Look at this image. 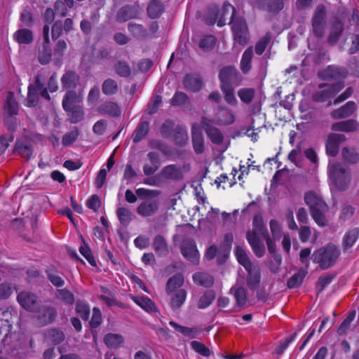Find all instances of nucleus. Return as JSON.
<instances>
[{"label": "nucleus", "instance_id": "nucleus-1", "mask_svg": "<svg viewBox=\"0 0 359 359\" xmlns=\"http://www.w3.org/2000/svg\"><path fill=\"white\" fill-rule=\"evenodd\" d=\"M210 13L214 15V17L207 19L208 24L213 25L217 22V26L221 27L226 25L228 19H230L236 43L245 45L248 42V31L245 21L243 17L236 16L235 8L231 4L224 3L219 11L217 8H211Z\"/></svg>", "mask_w": 359, "mask_h": 359}, {"label": "nucleus", "instance_id": "nucleus-2", "mask_svg": "<svg viewBox=\"0 0 359 359\" xmlns=\"http://www.w3.org/2000/svg\"><path fill=\"white\" fill-rule=\"evenodd\" d=\"M246 238L257 257H262L265 254L264 241L267 244L269 252H275V244L269 237L266 226L260 217H254L252 229L247 233Z\"/></svg>", "mask_w": 359, "mask_h": 359}, {"label": "nucleus", "instance_id": "nucleus-3", "mask_svg": "<svg viewBox=\"0 0 359 359\" xmlns=\"http://www.w3.org/2000/svg\"><path fill=\"white\" fill-rule=\"evenodd\" d=\"M183 176L184 172L181 166L170 164L163 167L159 174L144 179V183L149 186L159 187L168 180H180Z\"/></svg>", "mask_w": 359, "mask_h": 359}, {"label": "nucleus", "instance_id": "nucleus-4", "mask_svg": "<svg viewBox=\"0 0 359 359\" xmlns=\"http://www.w3.org/2000/svg\"><path fill=\"white\" fill-rule=\"evenodd\" d=\"M340 255V249L337 245L328 243L316 250L312 255V259L315 263L319 264L321 269H327L337 261Z\"/></svg>", "mask_w": 359, "mask_h": 359}, {"label": "nucleus", "instance_id": "nucleus-5", "mask_svg": "<svg viewBox=\"0 0 359 359\" xmlns=\"http://www.w3.org/2000/svg\"><path fill=\"white\" fill-rule=\"evenodd\" d=\"M304 201L309 206L311 214L320 226L326 225L327 220L324 215L327 210V206L320 197L313 192H308L305 194Z\"/></svg>", "mask_w": 359, "mask_h": 359}, {"label": "nucleus", "instance_id": "nucleus-6", "mask_svg": "<svg viewBox=\"0 0 359 359\" xmlns=\"http://www.w3.org/2000/svg\"><path fill=\"white\" fill-rule=\"evenodd\" d=\"M328 173L332 185L337 189L342 191L348 187L350 173L341 163L330 162Z\"/></svg>", "mask_w": 359, "mask_h": 359}, {"label": "nucleus", "instance_id": "nucleus-7", "mask_svg": "<svg viewBox=\"0 0 359 359\" xmlns=\"http://www.w3.org/2000/svg\"><path fill=\"white\" fill-rule=\"evenodd\" d=\"M344 87V84L341 82L332 85L320 84L318 90L313 95V99L318 102H327L335 96Z\"/></svg>", "mask_w": 359, "mask_h": 359}, {"label": "nucleus", "instance_id": "nucleus-8", "mask_svg": "<svg viewBox=\"0 0 359 359\" xmlns=\"http://www.w3.org/2000/svg\"><path fill=\"white\" fill-rule=\"evenodd\" d=\"M39 94L48 100L50 99L47 89L44 88L43 84L41 82L39 76L36 77L34 85L30 83L28 86L26 106L29 107H34L38 102Z\"/></svg>", "mask_w": 359, "mask_h": 359}, {"label": "nucleus", "instance_id": "nucleus-9", "mask_svg": "<svg viewBox=\"0 0 359 359\" xmlns=\"http://www.w3.org/2000/svg\"><path fill=\"white\" fill-rule=\"evenodd\" d=\"M327 11L324 5H318L311 20L312 32L318 38L323 36L325 29Z\"/></svg>", "mask_w": 359, "mask_h": 359}, {"label": "nucleus", "instance_id": "nucleus-10", "mask_svg": "<svg viewBox=\"0 0 359 359\" xmlns=\"http://www.w3.org/2000/svg\"><path fill=\"white\" fill-rule=\"evenodd\" d=\"M210 121L212 124L225 126L234 123L235 116L231 109L226 107H220Z\"/></svg>", "mask_w": 359, "mask_h": 359}, {"label": "nucleus", "instance_id": "nucleus-11", "mask_svg": "<svg viewBox=\"0 0 359 359\" xmlns=\"http://www.w3.org/2000/svg\"><path fill=\"white\" fill-rule=\"evenodd\" d=\"M212 124L210 121L207 118L203 117L201 118V126L208 137L213 144H220L223 142V134L218 128L212 126Z\"/></svg>", "mask_w": 359, "mask_h": 359}, {"label": "nucleus", "instance_id": "nucleus-12", "mask_svg": "<svg viewBox=\"0 0 359 359\" xmlns=\"http://www.w3.org/2000/svg\"><path fill=\"white\" fill-rule=\"evenodd\" d=\"M36 313V318L41 325H46L52 323L56 316V310L52 306H38L34 311Z\"/></svg>", "mask_w": 359, "mask_h": 359}, {"label": "nucleus", "instance_id": "nucleus-13", "mask_svg": "<svg viewBox=\"0 0 359 359\" xmlns=\"http://www.w3.org/2000/svg\"><path fill=\"white\" fill-rule=\"evenodd\" d=\"M18 302L22 307L29 311H35L38 308L37 297L29 292H22L18 295Z\"/></svg>", "mask_w": 359, "mask_h": 359}, {"label": "nucleus", "instance_id": "nucleus-14", "mask_svg": "<svg viewBox=\"0 0 359 359\" xmlns=\"http://www.w3.org/2000/svg\"><path fill=\"white\" fill-rule=\"evenodd\" d=\"M182 254L191 262L194 264L198 263L199 252L194 241L186 240L183 241L182 245Z\"/></svg>", "mask_w": 359, "mask_h": 359}, {"label": "nucleus", "instance_id": "nucleus-15", "mask_svg": "<svg viewBox=\"0 0 359 359\" xmlns=\"http://www.w3.org/2000/svg\"><path fill=\"white\" fill-rule=\"evenodd\" d=\"M346 140L344 135L332 133L328 135L325 147L327 155L331 156H336L339 151V145L340 142Z\"/></svg>", "mask_w": 359, "mask_h": 359}, {"label": "nucleus", "instance_id": "nucleus-16", "mask_svg": "<svg viewBox=\"0 0 359 359\" xmlns=\"http://www.w3.org/2000/svg\"><path fill=\"white\" fill-rule=\"evenodd\" d=\"M169 297L168 304L172 310L180 309L187 299V291L184 289H180L178 291L167 292Z\"/></svg>", "mask_w": 359, "mask_h": 359}, {"label": "nucleus", "instance_id": "nucleus-17", "mask_svg": "<svg viewBox=\"0 0 359 359\" xmlns=\"http://www.w3.org/2000/svg\"><path fill=\"white\" fill-rule=\"evenodd\" d=\"M356 109L355 103L353 101H348L341 107L333 110L330 116L334 119H344L351 116Z\"/></svg>", "mask_w": 359, "mask_h": 359}, {"label": "nucleus", "instance_id": "nucleus-18", "mask_svg": "<svg viewBox=\"0 0 359 359\" xmlns=\"http://www.w3.org/2000/svg\"><path fill=\"white\" fill-rule=\"evenodd\" d=\"M159 208V202L156 199H147L142 202L137 208V212L142 217H149L155 214Z\"/></svg>", "mask_w": 359, "mask_h": 359}, {"label": "nucleus", "instance_id": "nucleus-19", "mask_svg": "<svg viewBox=\"0 0 359 359\" xmlns=\"http://www.w3.org/2000/svg\"><path fill=\"white\" fill-rule=\"evenodd\" d=\"M239 73L231 66L223 67L219 74L220 85H232L238 81Z\"/></svg>", "mask_w": 359, "mask_h": 359}, {"label": "nucleus", "instance_id": "nucleus-20", "mask_svg": "<svg viewBox=\"0 0 359 359\" xmlns=\"http://www.w3.org/2000/svg\"><path fill=\"white\" fill-rule=\"evenodd\" d=\"M132 299L133 302L137 304L140 307H141L143 310L147 311L149 313L154 315L157 317L159 315V311L156 308L154 302L144 296H137V297H132Z\"/></svg>", "mask_w": 359, "mask_h": 359}, {"label": "nucleus", "instance_id": "nucleus-21", "mask_svg": "<svg viewBox=\"0 0 359 359\" xmlns=\"http://www.w3.org/2000/svg\"><path fill=\"white\" fill-rule=\"evenodd\" d=\"M359 129V123L355 119L339 121L332 125L331 130L335 132L353 133Z\"/></svg>", "mask_w": 359, "mask_h": 359}, {"label": "nucleus", "instance_id": "nucleus-22", "mask_svg": "<svg viewBox=\"0 0 359 359\" xmlns=\"http://www.w3.org/2000/svg\"><path fill=\"white\" fill-rule=\"evenodd\" d=\"M81 102L80 96L77 95L74 91L69 90L62 100V107L65 111H72L79 107Z\"/></svg>", "mask_w": 359, "mask_h": 359}, {"label": "nucleus", "instance_id": "nucleus-23", "mask_svg": "<svg viewBox=\"0 0 359 359\" xmlns=\"http://www.w3.org/2000/svg\"><path fill=\"white\" fill-rule=\"evenodd\" d=\"M139 11L140 8L138 5L124 6L117 13L116 20L120 22H126L130 19L136 18Z\"/></svg>", "mask_w": 359, "mask_h": 359}, {"label": "nucleus", "instance_id": "nucleus-24", "mask_svg": "<svg viewBox=\"0 0 359 359\" xmlns=\"http://www.w3.org/2000/svg\"><path fill=\"white\" fill-rule=\"evenodd\" d=\"M183 85L186 90L196 92L202 87V79L198 74L187 75L183 81Z\"/></svg>", "mask_w": 359, "mask_h": 359}, {"label": "nucleus", "instance_id": "nucleus-25", "mask_svg": "<svg viewBox=\"0 0 359 359\" xmlns=\"http://www.w3.org/2000/svg\"><path fill=\"white\" fill-rule=\"evenodd\" d=\"M97 111L102 115H107L111 117L120 115L121 111L118 105L114 102H105L98 108Z\"/></svg>", "mask_w": 359, "mask_h": 359}, {"label": "nucleus", "instance_id": "nucleus-26", "mask_svg": "<svg viewBox=\"0 0 359 359\" xmlns=\"http://www.w3.org/2000/svg\"><path fill=\"white\" fill-rule=\"evenodd\" d=\"M169 324L176 331L180 332L184 337H187L191 339L197 337V336L201 332V328L182 326L178 325L174 321H170Z\"/></svg>", "mask_w": 359, "mask_h": 359}, {"label": "nucleus", "instance_id": "nucleus-27", "mask_svg": "<svg viewBox=\"0 0 359 359\" xmlns=\"http://www.w3.org/2000/svg\"><path fill=\"white\" fill-rule=\"evenodd\" d=\"M248 285L251 290H255L259 287L260 282V273L259 266L256 264L248 269Z\"/></svg>", "mask_w": 359, "mask_h": 359}, {"label": "nucleus", "instance_id": "nucleus-28", "mask_svg": "<svg viewBox=\"0 0 359 359\" xmlns=\"http://www.w3.org/2000/svg\"><path fill=\"white\" fill-rule=\"evenodd\" d=\"M344 29V24L339 20H335L332 25L327 41L330 44H335L339 39Z\"/></svg>", "mask_w": 359, "mask_h": 359}, {"label": "nucleus", "instance_id": "nucleus-29", "mask_svg": "<svg viewBox=\"0 0 359 359\" xmlns=\"http://www.w3.org/2000/svg\"><path fill=\"white\" fill-rule=\"evenodd\" d=\"M344 74L343 69L339 67L330 65L320 73V76L324 80H333Z\"/></svg>", "mask_w": 359, "mask_h": 359}, {"label": "nucleus", "instance_id": "nucleus-30", "mask_svg": "<svg viewBox=\"0 0 359 359\" xmlns=\"http://www.w3.org/2000/svg\"><path fill=\"white\" fill-rule=\"evenodd\" d=\"M184 282V277L182 274L177 273L170 277L165 286V291L167 292H172L180 290L182 289Z\"/></svg>", "mask_w": 359, "mask_h": 359}, {"label": "nucleus", "instance_id": "nucleus-31", "mask_svg": "<svg viewBox=\"0 0 359 359\" xmlns=\"http://www.w3.org/2000/svg\"><path fill=\"white\" fill-rule=\"evenodd\" d=\"M359 238V229L353 228L348 231L344 236L342 241V248L344 250L351 248Z\"/></svg>", "mask_w": 359, "mask_h": 359}, {"label": "nucleus", "instance_id": "nucleus-32", "mask_svg": "<svg viewBox=\"0 0 359 359\" xmlns=\"http://www.w3.org/2000/svg\"><path fill=\"white\" fill-rule=\"evenodd\" d=\"M4 108L5 112L9 116L16 115L18 112V104L14 98V93L9 92L6 96Z\"/></svg>", "mask_w": 359, "mask_h": 359}, {"label": "nucleus", "instance_id": "nucleus-33", "mask_svg": "<svg viewBox=\"0 0 359 359\" xmlns=\"http://www.w3.org/2000/svg\"><path fill=\"white\" fill-rule=\"evenodd\" d=\"M262 2L257 4V7L266 9L272 12H278L283 8L282 0H261Z\"/></svg>", "mask_w": 359, "mask_h": 359}, {"label": "nucleus", "instance_id": "nucleus-34", "mask_svg": "<svg viewBox=\"0 0 359 359\" xmlns=\"http://www.w3.org/2000/svg\"><path fill=\"white\" fill-rule=\"evenodd\" d=\"M194 282L206 287H210L214 283L213 277L208 273L198 272L193 275Z\"/></svg>", "mask_w": 359, "mask_h": 359}, {"label": "nucleus", "instance_id": "nucleus-35", "mask_svg": "<svg viewBox=\"0 0 359 359\" xmlns=\"http://www.w3.org/2000/svg\"><path fill=\"white\" fill-rule=\"evenodd\" d=\"M253 55L252 48H248L245 50L241 60V69L244 74H247L251 69V60Z\"/></svg>", "mask_w": 359, "mask_h": 359}, {"label": "nucleus", "instance_id": "nucleus-36", "mask_svg": "<svg viewBox=\"0 0 359 359\" xmlns=\"http://www.w3.org/2000/svg\"><path fill=\"white\" fill-rule=\"evenodd\" d=\"M154 248L155 252L160 256H164L168 252L166 241L164 238L160 235H158L154 238Z\"/></svg>", "mask_w": 359, "mask_h": 359}, {"label": "nucleus", "instance_id": "nucleus-37", "mask_svg": "<svg viewBox=\"0 0 359 359\" xmlns=\"http://www.w3.org/2000/svg\"><path fill=\"white\" fill-rule=\"evenodd\" d=\"M235 253L238 262L245 268V269H248L255 265L250 262L248 255L242 248L237 246L235 250Z\"/></svg>", "mask_w": 359, "mask_h": 359}, {"label": "nucleus", "instance_id": "nucleus-38", "mask_svg": "<svg viewBox=\"0 0 359 359\" xmlns=\"http://www.w3.org/2000/svg\"><path fill=\"white\" fill-rule=\"evenodd\" d=\"M149 123L147 121H141L133 135V142L137 143L142 140L147 134Z\"/></svg>", "mask_w": 359, "mask_h": 359}, {"label": "nucleus", "instance_id": "nucleus-39", "mask_svg": "<svg viewBox=\"0 0 359 359\" xmlns=\"http://www.w3.org/2000/svg\"><path fill=\"white\" fill-rule=\"evenodd\" d=\"M105 344L109 348H117L123 343V338L118 334H107L104 338Z\"/></svg>", "mask_w": 359, "mask_h": 359}, {"label": "nucleus", "instance_id": "nucleus-40", "mask_svg": "<svg viewBox=\"0 0 359 359\" xmlns=\"http://www.w3.org/2000/svg\"><path fill=\"white\" fill-rule=\"evenodd\" d=\"M163 11V5L161 2L153 0L150 2L147 12L151 18H156L160 16Z\"/></svg>", "mask_w": 359, "mask_h": 359}, {"label": "nucleus", "instance_id": "nucleus-41", "mask_svg": "<svg viewBox=\"0 0 359 359\" xmlns=\"http://www.w3.org/2000/svg\"><path fill=\"white\" fill-rule=\"evenodd\" d=\"M233 239V237L231 233H227L224 236L223 241L220 245L219 252L222 251V255L224 259L228 257L231 248Z\"/></svg>", "mask_w": 359, "mask_h": 359}, {"label": "nucleus", "instance_id": "nucleus-42", "mask_svg": "<svg viewBox=\"0 0 359 359\" xmlns=\"http://www.w3.org/2000/svg\"><path fill=\"white\" fill-rule=\"evenodd\" d=\"M116 215L120 223L123 226H128L132 221V212L126 208H118L116 210Z\"/></svg>", "mask_w": 359, "mask_h": 359}, {"label": "nucleus", "instance_id": "nucleus-43", "mask_svg": "<svg viewBox=\"0 0 359 359\" xmlns=\"http://www.w3.org/2000/svg\"><path fill=\"white\" fill-rule=\"evenodd\" d=\"M78 75L74 72H67L62 77L61 81L65 88H71L76 86L78 81Z\"/></svg>", "mask_w": 359, "mask_h": 359}, {"label": "nucleus", "instance_id": "nucleus-44", "mask_svg": "<svg viewBox=\"0 0 359 359\" xmlns=\"http://www.w3.org/2000/svg\"><path fill=\"white\" fill-rule=\"evenodd\" d=\"M14 38L19 43L27 44L32 41V33L29 29H22L15 33Z\"/></svg>", "mask_w": 359, "mask_h": 359}, {"label": "nucleus", "instance_id": "nucleus-45", "mask_svg": "<svg viewBox=\"0 0 359 359\" xmlns=\"http://www.w3.org/2000/svg\"><path fill=\"white\" fill-rule=\"evenodd\" d=\"M45 337L47 341H50L55 344H57L64 340L65 335L63 332L59 330L51 329L46 332Z\"/></svg>", "mask_w": 359, "mask_h": 359}, {"label": "nucleus", "instance_id": "nucleus-46", "mask_svg": "<svg viewBox=\"0 0 359 359\" xmlns=\"http://www.w3.org/2000/svg\"><path fill=\"white\" fill-rule=\"evenodd\" d=\"M221 89L224 93L225 101L229 104L236 105L237 100L234 95L232 85H221Z\"/></svg>", "mask_w": 359, "mask_h": 359}, {"label": "nucleus", "instance_id": "nucleus-47", "mask_svg": "<svg viewBox=\"0 0 359 359\" xmlns=\"http://www.w3.org/2000/svg\"><path fill=\"white\" fill-rule=\"evenodd\" d=\"M174 140L178 145L183 146L188 140V135L182 126H177L174 130Z\"/></svg>", "mask_w": 359, "mask_h": 359}, {"label": "nucleus", "instance_id": "nucleus-48", "mask_svg": "<svg viewBox=\"0 0 359 359\" xmlns=\"http://www.w3.org/2000/svg\"><path fill=\"white\" fill-rule=\"evenodd\" d=\"M342 156L346 161L351 163H356L359 161V154L353 147H344Z\"/></svg>", "mask_w": 359, "mask_h": 359}, {"label": "nucleus", "instance_id": "nucleus-49", "mask_svg": "<svg viewBox=\"0 0 359 359\" xmlns=\"http://www.w3.org/2000/svg\"><path fill=\"white\" fill-rule=\"evenodd\" d=\"M215 294L212 291H206L200 298L198 307L203 309L208 307L215 299Z\"/></svg>", "mask_w": 359, "mask_h": 359}, {"label": "nucleus", "instance_id": "nucleus-50", "mask_svg": "<svg viewBox=\"0 0 359 359\" xmlns=\"http://www.w3.org/2000/svg\"><path fill=\"white\" fill-rule=\"evenodd\" d=\"M128 31L135 36L137 38L145 37L147 34V30L141 25L129 23Z\"/></svg>", "mask_w": 359, "mask_h": 359}, {"label": "nucleus", "instance_id": "nucleus-51", "mask_svg": "<svg viewBox=\"0 0 359 359\" xmlns=\"http://www.w3.org/2000/svg\"><path fill=\"white\" fill-rule=\"evenodd\" d=\"M216 41L217 39L214 36L208 35L201 40L198 46L203 51H208L215 46Z\"/></svg>", "mask_w": 359, "mask_h": 359}, {"label": "nucleus", "instance_id": "nucleus-52", "mask_svg": "<svg viewBox=\"0 0 359 359\" xmlns=\"http://www.w3.org/2000/svg\"><path fill=\"white\" fill-rule=\"evenodd\" d=\"M46 274L48 280L54 286L60 287L65 285V280L57 274V271L49 269L46 271Z\"/></svg>", "mask_w": 359, "mask_h": 359}, {"label": "nucleus", "instance_id": "nucleus-53", "mask_svg": "<svg viewBox=\"0 0 359 359\" xmlns=\"http://www.w3.org/2000/svg\"><path fill=\"white\" fill-rule=\"evenodd\" d=\"M238 95L243 102L249 104L254 98L255 90L252 88H242L238 91Z\"/></svg>", "mask_w": 359, "mask_h": 359}, {"label": "nucleus", "instance_id": "nucleus-54", "mask_svg": "<svg viewBox=\"0 0 359 359\" xmlns=\"http://www.w3.org/2000/svg\"><path fill=\"white\" fill-rule=\"evenodd\" d=\"M79 135L77 128H74L72 130L65 134L62 137V142L65 147L71 145L76 142Z\"/></svg>", "mask_w": 359, "mask_h": 359}, {"label": "nucleus", "instance_id": "nucleus-55", "mask_svg": "<svg viewBox=\"0 0 359 359\" xmlns=\"http://www.w3.org/2000/svg\"><path fill=\"white\" fill-rule=\"evenodd\" d=\"M306 276V271H299L292 276L287 281V286L289 288H295L299 286L304 277Z\"/></svg>", "mask_w": 359, "mask_h": 359}, {"label": "nucleus", "instance_id": "nucleus-56", "mask_svg": "<svg viewBox=\"0 0 359 359\" xmlns=\"http://www.w3.org/2000/svg\"><path fill=\"white\" fill-rule=\"evenodd\" d=\"M117 90V83L112 79H107L102 84V92L107 95H114Z\"/></svg>", "mask_w": 359, "mask_h": 359}, {"label": "nucleus", "instance_id": "nucleus-57", "mask_svg": "<svg viewBox=\"0 0 359 359\" xmlns=\"http://www.w3.org/2000/svg\"><path fill=\"white\" fill-rule=\"evenodd\" d=\"M191 347L198 354L208 357L211 352L209 348L203 343L198 341H192L191 342Z\"/></svg>", "mask_w": 359, "mask_h": 359}, {"label": "nucleus", "instance_id": "nucleus-58", "mask_svg": "<svg viewBox=\"0 0 359 359\" xmlns=\"http://www.w3.org/2000/svg\"><path fill=\"white\" fill-rule=\"evenodd\" d=\"M135 192L140 199H151L152 198L156 197L160 194L157 190H150L144 188H139L136 189Z\"/></svg>", "mask_w": 359, "mask_h": 359}, {"label": "nucleus", "instance_id": "nucleus-59", "mask_svg": "<svg viewBox=\"0 0 359 359\" xmlns=\"http://www.w3.org/2000/svg\"><path fill=\"white\" fill-rule=\"evenodd\" d=\"M57 297L69 304H72L74 302V294L67 289L57 290Z\"/></svg>", "mask_w": 359, "mask_h": 359}, {"label": "nucleus", "instance_id": "nucleus-60", "mask_svg": "<svg viewBox=\"0 0 359 359\" xmlns=\"http://www.w3.org/2000/svg\"><path fill=\"white\" fill-rule=\"evenodd\" d=\"M15 287L11 283L0 284V299H8L13 292Z\"/></svg>", "mask_w": 359, "mask_h": 359}, {"label": "nucleus", "instance_id": "nucleus-61", "mask_svg": "<svg viewBox=\"0 0 359 359\" xmlns=\"http://www.w3.org/2000/svg\"><path fill=\"white\" fill-rule=\"evenodd\" d=\"M207 259H212L215 256H217V260L219 263H222L225 261L226 259L222 255V251L219 252V250H217V248L215 245L210 246L206 252L205 255Z\"/></svg>", "mask_w": 359, "mask_h": 359}, {"label": "nucleus", "instance_id": "nucleus-62", "mask_svg": "<svg viewBox=\"0 0 359 359\" xmlns=\"http://www.w3.org/2000/svg\"><path fill=\"white\" fill-rule=\"evenodd\" d=\"M79 252L91 266L96 265V262L92 255L91 250L86 243H83V245L80 247Z\"/></svg>", "mask_w": 359, "mask_h": 359}, {"label": "nucleus", "instance_id": "nucleus-63", "mask_svg": "<svg viewBox=\"0 0 359 359\" xmlns=\"http://www.w3.org/2000/svg\"><path fill=\"white\" fill-rule=\"evenodd\" d=\"M302 156L299 148L292 149L288 154V159L296 166H301Z\"/></svg>", "mask_w": 359, "mask_h": 359}, {"label": "nucleus", "instance_id": "nucleus-64", "mask_svg": "<svg viewBox=\"0 0 359 359\" xmlns=\"http://www.w3.org/2000/svg\"><path fill=\"white\" fill-rule=\"evenodd\" d=\"M234 297L238 306H241L246 303V291L243 287H238L235 290Z\"/></svg>", "mask_w": 359, "mask_h": 359}]
</instances>
